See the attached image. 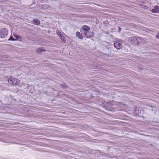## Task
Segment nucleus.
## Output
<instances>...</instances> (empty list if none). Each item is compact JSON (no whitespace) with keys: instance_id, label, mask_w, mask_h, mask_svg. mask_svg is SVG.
Here are the masks:
<instances>
[{"instance_id":"f257e3e1","label":"nucleus","mask_w":159,"mask_h":159,"mask_svg":"<svg viewBox=\"0 0 159 159\" xmlns=\"http://www.w3.org/2000/svg\"><path fill=\"white\" fill-rule=\"evenodd\" d=\"M90 29V28L89 26L84 25L82 29L81 30V32L84 34L86 38H90L93 35V34L92 33L89 31Z\"/></svg>"},{"instance_id":"f03ea898","label":"nucleus","mask_w":159,"mask_h":159,"mask_svg":"<svg viewBox=\"0 0 159 159\" xmlns=\"http://www.w3.org/2000/svg\"><path fill=\"white\" fill-rule=\"evenodd\" d=\"M128 40L132 44H137L140 43V39L138 37H132L129 38Z\"/></svg>"},{"instance_id":"7ed1b4c3","label":"nucleus","mask_w":159,"mask_h":159,"mask_svg":"<svg viewBox=\"0 0 159 159\" xmlns=\"http://www.w3.org/2000/svg\"><path fill=\"white\" fill-rule=\"evenodd\" d=\"M8 81L10 84L15 85H17L20 84L19 80L15 78H9L8 80Z\"/></svg>"},{"instance_id":"20e7f679","label":"nucleus","mask_w":159,"mask_h":159,"mask_svg":"<svg viewBox=\"0 0 159 159\" xmlns=\"http://www.w3.org/2000/svg\"><path fill=\"white\" fill-rule=\"evenodd\" d=\"M7 35V30L5 28L0 30V38H5Z\"/></svg>"},{"instance_id":"39448f33","label":"nucleus","mask_w":159,"mask_h":159,"mask_svg":"<svg viewBox=\"0 0 159 159\" xmlns=\"http://www.w3.org/2000/svg\"><path fill=\"white\" fill-rule=\"evenodd\" d=\"M13 138L12 137H10L6 138L5 139H2L1 141L5 143L10 144L13 143Z\"/></svg>"},{"instance_id":"423d86ee","label":"nucleus","mask_w":159,"mask_h":159,"mask_svg":"<svg viewBox=\"0 0 159 159\" xmlns=\"http://www.w3.org/2000/svg\"><path fill=\"white\" fill-rule=\"evenodd\" d=\"M114 46L117 49H120L122 47V45L120 42L117 41L114 43Z\"/></svg>"},{"instance_id":"0eeeda50","label":"nucleus","mask_w":159,"mask_h":159,"mask_svg":"<svg viewBox=\"0 0 159 159\" xmlns=\"http://www.w3.org/2000/svg\"><path fill=\"white\" fill-rule=\"evenodd\" d=\"M33 22H34V24L36 25H39V24L40 22L39 20L37 19H34L33 20Z\"/></svg>"},{"instance_id":"6e6552de","label":"nucleus","mask_w":159,"mask_h":159,"mask_svg":"<svg viewBox=\"0 0 159 159\" xmlns=\"http://www.w3.org/2000/svg\"><path fill=\"white\" fill-rule=\"evenodd\" d=\"M76 35L77 37H78L79 39H82L83 38L81 35L80 34V32H77L76 33Z\"/></svg>"},{"instance_id":"1a4fd4ad","label":"nucleus","mask_w":159,"mask_h":159,"mask_svg":"<svg viewBox=\"0 0 159 159\" xmlns=\"http://www.w3.org/2000/svg\"><path fill=\"white\" fill-rule=\"evenodd\" d=\"M60 38L61 39V40L64 42H66V39L64 36L62 35H60Z\"/></svg>"},{"instance_id":"9d476101","label":"nucleus","mask_w":159,"mask_h":159,"mask_svg":"<svg viewBox=\"0 0 159 159\" xmlns=\"http://www.w3.org/2000/svg\"><path fill=\"white\" fill-rule=\"evenodd\" d=\"M57 35L59 36V37H60V35H61L62 34H61V33L60 32V31L59 30H57Z\"/></svg>"},{"instance_id":"9b49d317","label":"nucleus","mask_w":159,"mask_h":159,"mask_svg":"<svg viewBox=\"0 0 159 159\" xmlns=\"http://www.w3.org/2000/svg\"><path fill=\"white\" fill-rule=\"evenodd\" d=\"M37 51L38 52L40 53L41 52L43 51V50L42 48H38L37 49Z\"/></svg>"},{"instance_id":"f8f14e48","label":"nucleus","mask_w":159,"mask_h":159,"mask_svg":"<svg viewBox=\"0 0 159 159\" xmlns=\"http://www.w3.org/2000/svg\"><path fill=\"white\" fill-rule=\"evenodd\" d=\"M8 40H11V41H15L16 39H14L11 36L9 39H8Z\"/></svg>"},{"instance_id":"ddd939ff","label":"nucleus","mask_w":159,"mask_h":159,"mask_svg":"<svg viewBox=\"0 0 159 159\" xmlns=\"http://www.w3.org/2000/svg\"><path fill=\"white\" fill-rule=\"evenodd\" d=\"M156 37L157 39H159V33L157 35Z\"/></svg>"},{"instance_id":"4468645a","label":"nucleus","mask_w":159,"mask_h":159,"mask_svg":"<svg viewBox=\"0 0 159 159\" xmlns=\"http://www.w3.org/2000/svg\"><path fill=\"white\" fill-rule=\"evenodd\" d=\"M14 36L15 37H16L17 38H19V37L18 36L16 35H14Z\"/></svg>"},{"instance_id":"2eb2a0df","label":"nucleus","mask_w":159,"mask_h":159,"mask_svg":"<svg viewBox=\"0 0 159 159\" xmlns=\"http://www.w3.org/2000/svg\"><path fill=\"white\" fill-rule=\"evenodd\" d=\"M152 12H155L153 11H154V9H152Z\"/></svg>"},{"instance_id":"dca6fc26","label":"nucleus","mask_w":159,"mask_h":159,"mask_svg":"<svg viewBox=\"0 0 159 159\" xmlns=\"http://www.w3.org/2000/svg\"><path fill=\"white\" fill-rule=\"evenodd\" d=\"M156 7H158L157 6H156Z\"/></svg>"}]
</instances>
